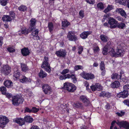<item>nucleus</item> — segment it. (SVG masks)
<instances>
[{
	"label": "nucleus",
	"instance_id": "obj_1",
	"mask_svg": "<svg viewBox=\"0 0 129 129\" xmlns=\"http://www.w3.org/2000/svg\"><path fill=\"white\" fill-rule=\"evenodd\" d=\"M108 51L109 54L112 57H115L122 56L125 53V51L123 49H119L116 50V52L110 41L108 42L103 48V53L104 55H106L108 53Z\"/></svg>",
	"mask_w": 129,
	"mask_h": 129
},
{
	"label": "nucleus",
	"instance_id": "obj_2",
	"mask_svg": "<svg viewBox=\"0 0 129 129\" xmlns=\"http://www.w3.org/2000/svg\"><path fill=\"white\" fill-rule=\"evenodd\" d=\"M48 61V57L46 56L44 57L41 67L42 68L45 69L46 72L49 73L51 71V70Z\"/></svg>",
	"mask_w": 129,
	"mask_h": 129
},
{
	"label": "nucleus",
	"instance_id": "obj_3",
	"mask_svg": "<svg viewBox=\"0 0 129 129\" xmlns=\"http://www.w3.org/2000/svg\"><path fill=\"white\" fill-rule=\"evenodd\" d=\"M64 88L69 92H73L76 89V87L74 84L67 82L64 84Z\"/></svg>",
	"mask_w": 129,
	"mask_h": 129
},
{
	"label": "nucleus",
	"instance_id": "obj_4",
	"mask_svg": "<svg viewBox=\"0 0 129 129\" xmlns=\"http://www.w3.org/2000/svg\"><path fill=\"white\" fill-rule=\"evenodd\" d=\"M23 99L20 98L19 95L15 96L12 97V101L14 105H18L22 104L24 101Z\"/></svg>",
	"mask_w": 129,
	"mask_h": 129
},
{
	"label": "nucleus",
	"instance_id": "obj_5",
	"mask_svg": "<svg viewBox=\"0 0 129 129\" xmlns=\"http://www.w3.org/2000/svg\"><path fill=\"white\" fill-rule=\"evenodd\" d=\"M108 19V23L110 25L109 27L111 29L116 28L118 21L113 17H109Z\"/></svg>",
	"mask_w": 129,
	"mask_h": 129
},
{
	"label": "nucleus",
	"instance_id": "obj_6",
	"mask_svg": "<svg viewBox=\"0 0 129 129\" xmlns=\"http://www.w3.org/2000/svg\"><path fill=\"white\" fill-rule=\"evenodd\" d=\"M31 31L32 32L31 34L32 38L35 40H38L40 39V37L38 36L39 30L38 29L33 28V27L31 28Z\"/></svg>",
	"mask_w": 129,
	"mask_h": 129
},
{
	"label": "nucleus",
	"instance_id": "obj_7",
	"mask_svg": "<svg viewBox=\"0 0 129 129\" xmlns=\"http://www.w3.org/2000/svg\"><path fill=\"white\" fill-rule=\"evenodd\" d=\"M43 91L46 94H49L52 91V89L50 86L47 84H43L42 86Z\"/></svg>",
	"mask_w": 129,
	"mask_h": 129
},
{
	"label": "nucleus",
	"instance_id": "obj_8",
	"mask_svg": "<svg viewBox=\"0 0 129 129\" xmlns=\"http://www.w3.org/2000/svg\"><path fill=\"white\" fill-rule=\"evenodd\" d=\"M9 119L6 117L0 115V127L3 128L9 122Z\"/></svg>",
	"mask_w": 129,
	"mask_h": 129
},
{
	"label": "nucleus",
	"instance_id": "obj_9",
	"mask_svg": "<svg viewBox=\"0 0 129 129\" xmlns=\"http://www.w3.org/2000/svg\"><path fill=\"white\" fill-rule=\"evenodd\" d=\"M1 72L5 75H8L11 72V68L8 65H5L2 68Z\"/></svg>",
	"mask_w": 129,
	"mask_h": 129
},
{
	"label": "nucleus",
	"instance_id": "obj_10",
	"mask_svg": "<svg viewBox=\"0 0 129 129\" xmlns=\"http://www.w3.org/2000/svg\"><path fill=\"white\" fill-rule=\"evenodd\" d=\"M81 76L84 78L86 80L93 79L95 78L93 74L87 73L84 72H83L81 73Z\"/></svg>",
	"mask_w": 129,
	"mask_h": 129
},
{
	"label": "nucleus",
	"instance_id": "obj_11",
	"mask_svg": "<svg viewBox=\"0 0 129 129\" xmlns=\"http://www.w3.org/2000/svg\"><path fill=\"white\" fill-rule=\"evenodd\" d=\"M67 37L69 40L70 41H75L77 40V37L72 31H69L68 32Z\"/></svg>",
	"mask_w": 129,
	"mask_h": 129
},
{
	"label": "nucleus",
	"instance_id": "obj_12",
	"mask_svg": "<svg viewBox=\"0 0 129 129\" xmlns=\"http://www.w3.org/2000/svg\"><path fill=\"white\" fill-rule=\"evenodd\" d=\"M13 121L20 126H22L24 124L25 122L24 119L20 118H15L13 119Z\"/></svg>",
	"mask_w": 129,
	"mask_h": 129
},
{
	"label": "nucleus",
	"instance_id": "obj_13",
	"mask_svg": "<svg viewBox=\"0 0 129 129\" xmlns=\"http://www.w3.org/2000/svg\"><path fill=\"white\" fill-rule=\"evenodd\" d=\"M128 95V91L124 89L123 91L120 92L117 94V98H119L121 97L125 98L127 97Z\"/></svg>",
	"mask_w": 129,
	"mask_h": 129
},
{
	"label": "nucleus",
	"instance_id": "obj_14",
	"mask_svg": "<svg viewBox=\"0 0 129 129\" xmlns=\"http://www.w3.org/2000/svg\"><path fill=\"white\" fill-rule=\"evenodd\" d=\"M55 54L57 56L59 57H65L66 55L65 50L63 49L60 50L56 52Z\"/></svg>",
	"mask_w": 129,
	"mask_h": 129
},
{
	"label": "nucleus",
	"instance_id": "obj_15",
	"mask_svg": "<svg viewBox=\"0 0 129 129\" xmlns=\"http://www.w3.org/2000/svg\"><path fill=\"white\" fill-rule=\"evenodd\" d=\"M92 32L91 31H84L80 35V37L83 39L86 38L88 36L91 34Z\"/></svg>",
	"mask_w": 129,
	"mask_h": 129
},
{
	"label": "nucleus",
	"instance_id": "obj_16",
	"mask_svg": "<svg viewBox=\"0 0 129 129\" xmlns=\"http://www.w3.org/2000/svg\"><path fill=\"white\" fill-rule=\"evenodd\" d=\"M122 73H123L122 72H120L119 75L117 73H113L111 75V78L112 79L119 80L120 79Z\"/></svg>",
	"mask_w": 129,
	"mask_h": 129
},
{
	"label": "nucleus",
	"instance_id": "obj_17",
	"mask_svg": "<svg viewBox=\"0 0 129 129\" xmlns=\"http://www.w3.org/2000/svg\"><path fill=\"white\" fill-rule=\"evenodd\" d=\"M80 100L83 102L86 106L88 105L89 103V101L86 98V97L85 96L82 95L80 96Z\"/></svg>",
	"mask_w": 129,
	"mask_h": 129
},
{
	"label": "nucleus",
	"instance_id": "obj_18",
	"mask_svg": "<svg viewBox=\"0 0 129 129\" xmlns=\"http://www.w3.org/2000/svg\"><path fill=\"white\" fill-rule=\"evenodd\" d=\"M20 75V73L19 72V71L18 70H17L16 71H14V75L13 76V79L15 80H16L19 79Z\"/></svg>",
	"mask_w": 129,
	"mask_h": 129
},
{
	"label": "nucleus",
	"instance_id": "obj_19",
	"mask_svg": "<svg viewBox=\"0 0 129 129\" xmlns=\"http://www.w3.org/2000/svg\"><path fill=\"white\" fill-rule=\"evenodd\" d=\"M21 52L22 54L24 56H26L29 55L30 52L27 48H24L21 50Z\"/></svg>",
	"mask_w": 129,
	"mask_h": 129
},
{
	"label": "nucleus",
	"instance_id": "obj_20",
	"mask_svg": "<svg viewBox=\"0 0 129 129\" xmlns=\"http://www.w3.org/2000/svg\"><path fill=\"white\" fill-rule=\"evenodd\" d=\"M4 84L5 86L8 88L10 87L13 85L12 82L9 80H7L5 81L4 83Z\"/></svg>",
	"mask_w": 129,
	"mask_h": 129
},
{
	"label": "nucleus",
	"instance_id": "obj_21",
	"mask_svg": "<svg viewBox=\"0 0 129 129\" xmlns=\"http://www.w3.org/2000/svg\"><path fill=\"white\" fill-rule=\"evenodd\" d=\"M119 82L117 81H115L113 82L111 84V86L113 88H117L120 86Z\"/></svg>",
	"mask_w": 129,
	"mask_h": 129
},
{
	"label": "nucleus",
	"instance_id": "obj_22",
	"mask_svg": "<svg viewBox=\"0 0 129 129\" xmlns=\"http://www.w3.org/2000/svg\"><path fill=\"white\" fill-rule=\"evenodd\" d=\"M116 11L117 13H120L122 16L125 17L126 14L124 11L121 8H117L116 9Z\"/></svg>",
	"mask_w": 129,
	"mask_h": 129
},
{
	"label": "nucleus",
	"instance_id": "obj_23",
	"mask_svg": "<svg viewBox=\"0 0 129 129\" xmlns=\"http://www.w3.org/2000/svg\"><path fill=\"white\" fill-rule=\"evenodd\" d=\"M100 38L101 41L104 43L107 42L108 40V37L104 35H101Z\"/></svg>",
	"mask_w": 129,
	"mask_h": 129
},
{
	"label": "nucleus",
	"instance_id": "obj_24",
	"mask_svg": "<svg viewBox=\"0 0 129 129\" xmlns=\"http://www.w3.org/2000/svg\"><path fill=\"white\" fill-rule=\"evenodd\" d=\"M31 81V79L28 78H27L24 76H23L22 78L20 80V82L22 83L30 82Z\"/></svg>",
	"mask_w": 129,
	"mask_h": 129
},
{
	"label": "nucleus",
	"instance_id": "obj_25",
	"mask_svg": "<svg viewBox=\"0 0 129 129\" xmlns=\"http://www.w3.org/2000/svg\"><path fill=\"white\" fill-rule=\"evenodd\" d=\"M24 121L29 123L32 122L33 121V119L30 116H25L24 119Z\"/></svg>",
	"mask_w": 129,
	"mask_h": 129
},
{
	"label": "nucleus",
	"instance_id": "obj_26",
	"mask_svg": "<svg viewBox=\"0 0 129 129\" xmlns=\"http://www.w3.org/2000/svg\"><path fill=\"white\" fill-rule=\"evenodd\" d=\"M21 67L22 71L25 72L28 70V68L26 64L23 63H21Z\"/></svg>",
	"mask_w": 129,
	"mask_h": 129
},
{
	"label": "nucleus",
	"instance_id": "obj_27",
	"mask_svg": "<svg viewBox=\"0 0 129 129\" xmlns=\"http://www.w3.org/2000/svg\"><path fill=\"white\" fill-rule=\"evenodd\" d=\"M39 75L40 78H44L47 76V74L42 70H41L40 73H39Z\"/></svg>",
	"mask_w": 129,
	"mask_h": 129
},
{
	"label": "nucleus",
	"instance_id": "obj_28",
	"mask_svg": "<svg viewBox=\"0 0 129 129\" xmlns=\"http://www.w3.org/2000/svg\"><path fill=\"white\" fill-rule=\"evenodd\" d=\"M70 24V23L68 22L67 20H64V21H62V27H67Z\"/></svg>",
	"mask_w": 129,
	"mask_h": 129
},
{
	"label": "nucleus",
	"instance_id": "obj_29",
	"mask_svg": "<svg viewBox=\"0 0 129 129\" xmlns=\"http://www.w3.org/2000/svg\"><path fill=\"white\" fill-rule=\"evenodd\" d=\"M48 27L50 33H52L54 29V26L53 23L52 22H49L48 23Z\"/></svg>",
	"mask_w": 129,
	"mask_h": 129
},
{
	"label": "nucleus",
	"instance_id": "obj_30",
	"mask_svg": "<svg viewBox=\"0 0 129 129\" xmlns=\"http://www.w3.org/2000/svg\"><path fill=\"white\" fill-rule=\"evenodd\" d=\"M125 23L122 22H119L117 23L116 24V27L119 28L123 29L124 27L125 26Z\"/></svg>",
	"mask_w": 129,
	"mask_h": 129
},
{
	"label": "nucleus",
	"instance_id": "obj_31",
	"mask_svg": "<svg viewBox=\"0 0 129 129\" xmlns=\"http://www.w3.org/2000/svg\"><path fill=\"white\" fill-rule=\"evenodd\" d=\"M2 19L3 21H11V17L8 15H4L2 18Z\"/></svg>",
	"mask_w": 129,
	"mask_h": 129
},
{
	"label": "nucleus",
	"instance_id": "obj_32",
	"mask_svg": "<svg viewBox=\"0 0 129 129\" xmlns=\"http://www.w3.org/2000/svg\"><path fill=\"white\" fill-rule=\"evenodd\" d=\"M121 127L126 128H129V124L126 122L122 121Z\"/></svg>",
	"mask_w": 129,
	"mask_h": 129
},
{
	"label": "nucleus",
	"instance_id": "obj_33",
	"mask_svg": "<svg viewBox=\"0 0 129 129\" xmlns=\"http://www.w3.org/2000/svg\"><path fill=\"white\" fill-rule=\"evenodd\" d=\"M30 28L32 27H33V28H35L34 26L35 25V23L36 22V20L34 19H32L30 21Z\"/></svg>",
	"mask_w": 129,
	"mask_h": 129
},
{
	"label": "nucleus",
	"instance_id": "obj_34",
	"mask_svg": "<svg viewBox=\"0 0 129 129\" xmlns=\"http://www.w3.org/2000/svg\"><path fill=\"white\" fill-rule=\"evenodd\" d=\"M97 8L98 9H103L104 8V5L102 3L100 2L97 4Z\"/></svg>",
	"mask_w": 129,
	"mask_h": 129
},
{
	"label": "nucleus",
	"instance_id": "obj_35",
	"mask_svg": "<svg viewBox=\"0 0 129 129\" xmlns=\"http://www.w3.org/2000/svg\"><path fill=\"white\" fill-rule=\"evenodd\" d=\"M73 106L76 108H82V103L78 102L74 104Z\"/></svg>",
	"mask_w": 129,
	"mask_h": 129
},
{
	"label": "nucleus",
	"instance_id": "obj_36",
	"mask_svg": "<svg viewBox=\"0 0 129 129\" xmlns=\"http://www.w3.org/2000/svg\"><path fill=\"white\" fill-rule=\"evenodd\" d=\"M0 91H1L2 94H5L7 91L6 88L4 86L1 87L0 88Z\"/></svg>",
	"mask_w": 129,
	"mask_h": 129
},
{
	"label": "nucleus",
	"instance_id": "obj_37",
	"mask_svg": "<svg viewBox=\"0 0 129 129\" xmlns=\"http://www.w3.org/2000/svg\"><path fill=\"white\" fill-rule=\"evenodd\" d=\"M27 9L26 7L25 6L23 5H21L18 8V9L20 11H25Z\"/></svg>",
	"mask_w": 129,
	"mask_h": 129
},
{
	"label": "nucleus",
	"instance_id": "obj_38",
	"mask_svg": "<svg viewBox=\"0 0 129 129\" xmlns=\"http://www.w3.org/2000/svg\"><path fill=\"white\" fill-rule=\"evenodd\" d=\"M100 68L101 70L105 69V64L103 61H101L100 64Z\"/></svg>",
	"mask_w": 129,
	"mask_h": 129
},
{
	"label": "nucleus",
	"instance_id": "obj_39",
	"mask_svg": "<svg viewBox=\"0 0 129 129\" xmlns=\"http://www.w3.org/2000/svg\"><path fill=\"white\" fill-rule=\"evenodd\" d=\"M19 32H20L22 34L24 35L27 34L28 33V31L27 29L24 28L22 29Z\"/></svg>",
	"mask_w": 129,
	"mask_h": 129
},
{
	"label": "nucleus",
	"instance_id": "obj_40",
	"mask_svg": "<svg viewBox=\"0 0 129 129\" xmlns=\"http://www.w3.org/2000/svg\"><path fill=\"white\" fill-rule=\"evenodd\" d=\"M7 0H0V3L3 6H5L7 3Z\"/></svg>",
	"mask_w": 129,
	"mask_h": 129
},
{
	"label": "nucleus",
	"instance_id": "obj_41",
	"mask_svg": "<svg viewBox=\"0 0 129 129\" xmlns=\"http://www.w3.org/2000/svg\"><path fill=\"white\" fill-rule=\"evenodd\" d=\"M74 68L75 71H77L78 70L83 69V67L80 65H76L74 67Z\"/></svg>",
	"mask_w": 129,
	"mask_h": 129
},
{
	"label": "nucleus",
	"instance_id": "obj_42",
	"mask_svg": "<svg viewBox=\"0 0 129 129\" xmlns=\"http://www.w3.org/2000/svg\"><path fill=\"white\" fill-rule=\"evenodd\" d=\"M10 16L11 18V20L13 19L15 17V14L14 12L13 11H10Z\"/></svg>",
	"mask_w": 129,
	"mask_h": 129
},
{
	"label": "nucleus",
	"instance_id": "obj_43",
	"mask_svg": "<svg viewBox=\"0 0 129 129\" xmlns=\"http://www.w3.org/2000/svg\"><path fill=\"white\" fill-rule=\"evenodd\" d=\"M110 16V14H106L104 15L103 16V17L102 19V20L103 22L105 21V20L107 19V18Z\"/></svg>",
	"mask_w": 129,
	"mask_h": 129
},
{
	"label": "nucleus",
	"instance_id": "obj_44",
	"mask_svg": "<svg viewBox=\"0 0 129 129\" xmlns=\"http://www.w3.org/2000/svg\"><path fill=\"white\" fill-rule=\"evenodd\" d=\"M69 72V70L68 69H65L63 70L61 73V74L64 75L68 73Z\"/></svg>",
	"mask_w": 129,
	"mask_h": 129
},
{
	"label": "nucleus",
	"instance_id": "obj_45",
	"mask_svg": "<svg viewBox=\"0 0 129 129\" xmlns=\"http://www.w3.org/2000/svg\"><path fill=\"white\" fill-rule=\"evenodd\" d=\"M83 50V48L81 46H80L78 47V53L79 54H81Z\"/></svg>",
	"mask_w": 129,
	"mask_h": 129
},
{
	"label": "nucleus",
	"instance_id": "obj_46",
	"mask_svg": "<svg viewBox=\"0 0 129 129\" xmlns=\"http://www.w3.org/2000/svg\"><path fill=\"white\" fill-rule=\"evenodd\" d=\"M116 114L119 116H121L124 115L125 112L123 111H120V112H118L116 113Z\"/></svg>",
	"mask_w": 129,
	"mask_h": 129
},
{
	"label": "nucleus",
	"instance_id": "obj_47",
	"mask_svg": "<svg viewBox=\"0 0 129 129\" xmlns=\"http://www.w3.org/2000/svg\"><path fill=\"white\" fill-rule=\"evenodd\" d=\"M97 90H99L101 89L102 86L99 83H96L95 84Z\"/></svg>",
	"mask_w": 129,
	"mask_h": 129
},
{
	"label": "nucleus",
	"instance_id": "obj_48",
	"mask_svg": "<svg viewBox=\"0 0 129 129\" xmlns=\"http://www.w3.org/2000/svg\"><path fill=\"white\" fill-rule=\"evenodd\" d=\"M39 110L38 108H36L35 107H33L31 109V112L34 113L37 112Z\"/></svg>",
	"mask_w": 129,
	"mask_h": 129
},
{
	"label": "nucleus",
	"instance_id": "obj_49",
	"mask_svg": "<svg viewBox=\"0 0 129 129\" xmlns=\"http://www.w3.org/2000/svg\"><path fill=\"white\" fill-rule=\"evenodd\" d=\"M79 14L80 16V17H81V18H82L84 17V11L82 10L80 11L79 12Z\"/></svg>",
	"mask_w": 129,
	"mask_h": 129
},
{
	"label": "nucleus",
	"instance_id": "obj_50",
	"mask_svg": "<svg viewBox=\"0 0 129 129\" xmlns=\"http://www.w3.org/2000/svg\"><path fill=\"white\" fill-rule=\"evenodd\" d=\"M93 50L94 52L95 53L99 51V47L98 46H95L93 48Z\"/></svg>",
	"mask_w": 129,
	"mask_h": 129
},
{
	"label": "nucleus",
	"instance_id": "obj_51",
	"mask_svg": "<svg viewBox=\"0 0 129 129\" xmlns=\"http://www.w3.org/2000/svg\"><path fill=\"white\" fill-rule=\"evenodd\" d=\"M95 86V84L94 85H93L90 86V88L93 91H95L97 90Z\"/></svg>",
	"mask_w": 129,
	"mask_h": 129
},
{
	"label": "nucleus",
	"instance_id": "obj_52",
	"mask_svg": "<svg viewBox=\"0 0 129 129\" xmlns=\"http://www.w3.org/2000/svg\"><path fill=\"white\" fill-rule=\"evenodd\" d=\"M127 3V0H121V4L126 5Z\"/></svg>",
	"mask_w": 129,
	"mask_h": 129
},
{
	"label": "nucleus",
	"instance_id": "obj_53",
	"mask_svg": "<svg viewBox=\"0 0 129 129\" xmlns=\"http://www.w3.org/2000/svg\"><path fill=\"white\" fill-rule=\"evenodd\" d=\"M123 103L125 105L129 107V100L127 99L124 100L123 101Z\"/></svg>",
	"mask_w": 129,
	"mask_h": 129
},
{
	"label": "nucleus",
	"instance_id": "obj_54",
	"mask_svg": "<svg viewBox=\"0 0 129 129\" xmlns=\"http://www.w3.org/2000/svg\"><path fill=\"white\" fill-rule=\"evenodd\" d=\"M7 50L10 52L12 53L14 52L15 50L12 47H9L8 48Z\"/></svg>",
	"mask_w": 129,
	"mask_h": 129
},
{
	"label": "nucleus",
	"instance_id": "obj_55",
	"mask_svg": "<svg viewBox=\"0 0 129 129\" xmlns=\"http://www.w3.org/2000/svg\"><path fill=\"white\" fill-rule=\"evenodd\" d=\"M123 89L125 90H129V84H126L123 87Z\"/></svg>",
	"mask_w": 129,
	"mask_h": 129
},
{
	"label": "nucleus",
	"instance_id": "obj_56",
	"mask_svg": "<svg viewBox=\"0 0 129 129\" xmlns=\"http://www.w3.org/2000/svg\"><path fill=\"white\" fill-rule=\"evenodd\" d=\"M85 125H82L81 126V129H87L88 128V127L86 123H85Z\"/></svg>",
	"mask_w": 129,
	"mask_h": 129
},
{
	"label": "nucleus",
	"instance_id": "obj_57",
	"mask_svg": "<svg viewBox=\"0 0 129 129\" xmlns=\"http://www.w3.org/2000/svg\"><path fill=\"white\" fill-rule=\"evenodd\" d=\"M113 121L115 122V123H116L120 127H121L122 121L120 122L118 121Z\"/></svg>",
	"mask_w": 129,
	"mask_h": 129
},
{
	"label": "nucleus",
	"instance_id": "obj_58",
	"mask_svg": "<svg viewBox=\"0 0 129 129\" xmlns=\"http://www.w3.org/2000/svg\"><path fill=\"white\" fill-rule=\"evenodd\" d=\"M24 111L25 112H27L29 113L31 112V109H30L28 107H26Z\"/></svg>",
	"mask_w": 129,
	"mask_h": 129
},
{
	"label": "nucleus",
	"instance_id": "obj_59",
	"mask_svg": "<svg viewBox=\"0 0 129 129\" xmlns=\"http://www.w3.org/2000/svg\"><path fill=\"white\" fill-rule=\"evenodd\" d=\"M84 85L86 87V89L87 90L89 89V84L88 82H87L86 81L85 82Z\"/></svg>",
	"mask_w": 129,
	"mask_h": 129
},
{
	"label": "nucleus",
	"instance_id": "obj_60",
	"mask_svg": "<svg viewBox=\"0 0 129 129\" xmlns=\"http://www.w3.org/2000/svg\"><path fill=\"white\" fill-rule=\"evenodd\" d=\"M5 94H6V96L8 98H10L12 97V94L10 93H6Z\"/></svg>",
	"mask_w": 129,
	"mask_h": 129
},
{
	"label": "nucleus",
	"instance_id": "obj_61",
	"mask_svg": "<svg viewBox=\"0 0 129 129\" xmlns=\"http://www.w3.org/2000/svg\"><path fill=\"white\" fill-rule=\"evenodd\" d=\"M30 129H40L38 126L37 125L33 126Z\"/></svg>",
	"mask_w": 129,
	"mask_h": 129
},
{
	"label": "nucleus",
	"instance_id": "obj_62",
	"mask_svg": "<svg viewBox=\"0 0 129 129\" xmlns=\"http://www.w3.org/2000/svg\"><path fill=\"white\" fill-rule=\"evenodd\" d=\"M106 92L105 91H102L100 93V96L101 97L105 96Z\"/></svg>",
	"mask_w": 129,
	"mask_h": 129
},
{
	"label": "nucleus",
	"instance_id": "obj_63",
	"mask_svg": "<svg viewBox=\"0 0 129 129\" xmlns=\"http://www.w3.org/2000/svg\"><path fill=\"white\" fill-rule=\"evenodd\" d=\"M64 76L66 79L67 78H71V75L69 74H68L66 75H64Z\"/></svg>",
	"mask_w": 129,
	"mask_h": 129
},
{
	"label": "nucleus",
	"instance_id": "obj_64",
	"mask_svg": "<svg viewBox=\"0 0 129 129\" xmlns=\"http://www.w3.org/2000/svg\"><path fill=\"white\" fill-rule=\"evenodd\" d=\"M111 95L110 93L109 92H106L105 95V96L108 98H109Z\"/></svg>",
	"mask_w": 129,
	"mask_h": 129
}]
</instances>
